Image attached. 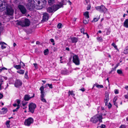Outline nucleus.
I'll return each mask as SVG.
<instances>
[{
    "instance_id": "obj_1",
    "label": "nucleus",
    "mask_w": 128,
    "mask_h": 128,
    "mask_svg": "<svg viewBox=\"0 0 128 128\" xmlns=\"http://www.w3.org/2000/svg\"><path fill=\"white\" fill-rule=\"evenodd\" d=\"M5 9L6 10L5 12L7 15L12 16L14 13V10L10 6L8 5L6 2L0 0V11L2 12Z\"/></svg>"
},
{
    "instance_id": "obj_2",
    "label": "nucleus",
    "mask_w": 128,
    "mask_h": 128,
    "mask_svg": "<svg viewBox=\"0 0 128 128\" xmlns=\"http://www.w3.org/2000/svg\"><path fill=\"white\" fill-rule=\"evenodd\" d=\"M16 24L20 25L22 27L28 26L30 24V22L27 18L25 19L24 20H16Z\"/></svg>"
},
{
    "instance_id": "obj_3",
    "label": "nucleus",
    "mask_w": 128,
    "mask_h": 128,
    "mask_svg": "<svg viewBox=\"0 0 128 128\" xmlns=\"http://www.w3.org/2000/svg\"><path fill=\"white\" fill-rule=\"evenodd\" d=\"M102 115H96L91 118L90 121L93 123H96L99 120L101 122H102Z\"/></svg>"
},
{
    "instance_id": "obj_4",
    "label": "nucleus",
    "mask_w": 128,
    "mask_h": 128,
    "mask_svg": "<svg viewBox=\"0 0 128 128\" xmlns=\"http://www.w3.org/2000/svg\"><path fill=\"white\" fill-rule=\"evenodd\" d=\"M60 8L58 5H54L47 9V12L49 13H53Z\"/></svg>"
},
{
    "instance_id": "obj_5",
    "label": "nucleus",
    "mask_w": 128,
    "mask_h": 128,
    "mask_svg": "<svg viewBox=\"0 0 128 128\" xmlns=\"http://www.w3.org/2000/svg\"><path fill=\"white\" fill-rule=\"evenodd\" d=\"M36 104L32 102L30 103L28 105L29 110V111L32 113L34 112V110L36 108Z\"/></svg>"
},
{
    "instance_id": "obj_6",
    "label": "nucleus",
    "mask_w": 128,
    "mask_h": 128,
    "mask_svg": "<svg viewBox=\"0 0 128 128\" xmlns=\"http://www.w3.org/2000/svg\"><path fill=\"white\" fill-rule=\"evenodd\" d=\"M95 9L101 12H106L107 9L104 5H101L100 6H96Z\"/></svg>"
},
{
    "instance_id": "obj_7",
    "label": "nucleus",
    "mask_w": 128,
    "mask_h": 128,
    "mask_svg": "<svg viewBox=\"0 0 128 128\" xmlns=\"http://www.w3.org/2000/svg\"><path fill=\"white\" fill-rule=\"evenodd\" d=\"M46 1L45 0L43 1L40 4V2L39 4L36 6V8L37 10H40L44 6H45V4H46Z\"/></svg>"
},
{
    "instance_id": "obj_8",
    "label": "nucleus",
    "mask_w": 128,
    "mask_h": 128,
    "mask_svg": "<svg viewBox=\"0 0 128 128\" xmlns=\"http://www.w3.org/2000/svg\"><path fill=\"white\" fill-rule=\"evenodd\" d=\"M33 122V119L32 118L30 117L25 120L24 124L25 125L29 126Z\"/></svg>"
},
{
    "instance_id": "obj_9",
    "label": "nucleus",
    "mask_w": 128,
    "mask_h": 128,
    "mask_svg": "<svg viewBox=\"0 0 128 128\" xmlns=\"http://www.w3.org/2000/svg\"><path fill=\"white\" fill-rule=\"evenodd\" d=\"M18 7L20 12L22 14H25L26 13L27 10L24 6L20 5L18 6Z\"/></svg>"
},
{
    "instance_id": "obj_10",
    "label": "nucleus",
    "mask_w": 128,
    "mask_h": 128,
    "mask_svg": "<svg viewBox=\"0 0 128 128\" xmlns=\"http://www.w3.org/2000/svg\"><path fill=\"white\" fill-rule=\"evenodd\" d=\"M36 6L32 2H28L26 5L28 9L30 10H32L34 8H36Z\"/></svg>"
},
{
    "instance_id": "obj_11",
    "label": "nucleus",
    "mask_w": 128,
    "mask_h": 128,
    "mask_svg": "<svg viewBox=\"0 0 128 128\" xmlns=\"http://www.w3.org/2000/svg\"><path fill=\"white\" fill-rule=\"evenodd\" d=\"M72 61L76 65L80 64V60L78 56L77 55L74 56L72 58Z\"/></svg>"
},
{
    "instance_id": "obj_12",
    "label": "nucleus",
    "mask_w": 128,
    "mask_h": 128,
    "mask_svg": "<svg viewBox=\"0 0 128 128\" xmlns=\"http://www.w3.org/2000/svg\"><path fill=\"white\" fill-rule=\"evenodd\" d=\"M109 99V94L106 92L105 93V98L104 101V102L105 103V106H107L108 102V101Z\"/></svg>"
},
{
    "instance_id": "obj_13",
    "label": "nucleus",
    "mask_w": 128,
    "mask_h": 128,
    "mask_svg": "<svg viewBox=\"0 0 128 128\" xmlns=\"http://www.w3.org/2000/svg\"><path fill=\"white\" fill-rule=\"evenodd\" d=\"M43 18L42 20L45 21H47L49 18V15L47 13H44L43 14Z\"/></svg>"
},
{
    "instance_id": "obj_14",
    "label": "nucleus",
    "mask_w": 128,
    "mask_h": 128,
    "mask_svg": "<svg viewBox=\"0 0 128 128\" xmlns=\"http://www.w3.org/2000/svg\"><path fill=\"white\" fill-rule=\"evenodd\" d=\"M67 2V0H62V1L59 3V4L56 5L59 6L60 8L62 7L63 5H66Z\"/></svg>"
},
{
    "instance_id": "obj_15",
    "label": "nucleus",
    "mask_w": 128,
    "mask_h": 128,
    "mask_svg": "<svg viewBox=\"0 0 128 128\" xmlns=\"http://www.w3.org/2000/svg\"><path fill=\"white\" fill-rule=\"evenodd\" d=\"M34 94L33 96L32 97H30V96L28 95H25L24 97V100L25 101H28L31 98L34 97Z\"/></svg>"
},
{
    "instance_id": "obj_16",
    "label": "nucleus",
    "mask_w": 128,
    "mask_h": 128,
    "mask_svg": "<svg viewBox=\"0 0 128 128\" xmlns=\"http://www.w3.org/2000/svg\"><path fill=\"white\" fill-rule=\"evenodd\" d=\"M70 39L72 43H76L78 40V38L75 37L71 38Z\"/></svg>"
},
{
    "instance_id": "obj_17",
    "label": "nucleus",
    "mask_w": 128,
    "mask_h": 128,
    "mask_svg": "<svg viewBox=\"0 0 128 128\" xmlns=\"http://www.w3.org/2000/svg\"><path fill=\"white\" fill-rule=\"evenodd\" d=\"M22 84V82L21 80H16V88H18L21 86Z\"/></svg>"
},
{
    "instance_id": "obj_18",
    "label": "nucleus",
    "mask_w": 128,
    "mask_h": 128,
    "mask_svg": "<svg viewBox=\"0 0 128 128\" xmlns=\"http://www.w3.org/2000/svg\"><path fill=\"white\" fill-rule=\"evenodd\" d=\"M2 111H0V113L1 114H6L8 111V110L6 108H2Z\"/></svg>"
},
{
    "instance_id": "obj_19",
    "label": "nucleus",
    "mask_w": 128,
    "mask_h": 128,
    "mask_svg": "<svg viewBox=\"0 0 128 128\" xmlns=\"http://www.w3.org/2000/svg\"><path fill=\"white\" fill-rule=\"evenodd\" d=\"M123 26L126 28H128V19L126 20L124 22Z\"/></svg>"
},
{
    "instance_id": "obj_20",
    "label": "nucleus",
    "mask_w": 128,
    "mask_h": 128,
    "mask_svg": "<svg viewBox=\"0 0 128 128\" xmlns=\"http://www.w3.org/2000/svg\"><path fill=\"white\" fill-rule=\"evenodd\" d=\"M34 4L35 6H37V5L39 4L40 2L42 1L41 0H33Z\"/></svg>"
},
{
    "instance_id": "obj_21",
    "label": "nucleus",
    "mask_w": 128,
    "mask_h": 128,
    "mask_svg": "<svg viewBox=\"0 0 128 128\" xmlns=\"http://www.w3.org/2000/svg\"><path fill=\"white\" fill-rule=\"evenodd\" d=\"M84 15L85 16V17L86 18H89V12H88L86 11L84 13Z\"/></svg>"
},
{
    "instance_id": "obj_22",
    "label": "nucleus",
    "mask_w": 128,
    "mask_h": 128,
    "mask_svg": "<svg viewBox=\"0 0 128 128\" xmlns=\"http://www.w3.org/2000/svg\"><path fill=\"white\" fill-rule=\"evenodd\" d=\"M17 72L20 74H23L24 73V70H18L17 71Z\"/></svg>"
},
{
    "instance_id": "obj_23",
    "label": "nucleus",
    "mask_w": 128,
    "mask_h": 128,
    "mask_svg": "<svg viewBox=\"0 0 128 128\" xmlns=\"http://www.w3.org/2000/svg\"><path fill=\"white\" fill-rule=\"evenodd\" d=\"M4 44H6V43L4 42H0V44L1 45V48L3 49L6 48V47L4 46Z\"/></svg>"
},
{
    "instance_id": "obj_24",
    "label": "nucleus",
    "mask_w": 128,
    "mask_h": 128,
    "mask_svg": "<svg viewBox=\"0 0 128 128\" xmlns=\"http://www.w3.org/2000/svg\"><path fill=\"white\" fill-rule=\"evenodd\" d=\"M123 53L125 54H128V49L126 47L124 50Z\"/></svg>"
},
{
    "instance_id": "obj_25",
    "label": "nucleus",
    "mask_w": 128,
    "mask_h": 128,
    "mask_svg": "<svg viewBox=\"0 0 128 128\" xmlns=\"http://www.w3.org/2000/svg\"><path fill=\"white\" fill-rule=\"evenodd\" d=\"M54 0H48V3L49 5L51 6L52 4L54 2Z\"/></svg>"
},
{
    "instance_id": "obj_26",
    "label": "nucleus",
    "mask_w": 128,
    "mask_h": 128,
    "mask_svg": "<svg viewBox=\"0 0 128 128\" xmlns=\"http://www.w3.org/2000/svg\"><path fill=\"white\" fill-rule=\"evenodd\" d=\"M44 53L45 55H47L48 53V50L46 49L44 50Z\"/></svg>"
},
{
    "instance_id": "obj_27",
    "label": "nucleus",
    "mask_w": 128,
    "mask_h": 128,
    "mask_svg": "<svg viewBox=\"0 0 128 128\" xmlns=\"http://www.w3.org/2000/svg\"><path fill=\"white\" fill-rule=\"evenodd\" d=\"M10 120H8L6 122V124L7 127L8 128L10 127Z\"/></svg>"
},
{
    "instance_id": "obj_28",
    "label": "nucleus",
    "mask_w": 128,
    "mask_h": 128,
    "mask_svg": "<svg viewBox=\"0 0 128 128\" xmlns=\"http://www.w3.org/2000/svg\"><path fill=\"white\" fill-rule=\"evenodd\" d=\"M112 45L113 46L116 50H118V49L117 48V46H116V44L114 43H112Z\"/></svg>"
},
{
    "instance_id": "obj_29",
    "label": "nucleus",
    "mask_w": 128,
    "mask_h": 128,
    "mask_svg": "<svg viewBox=\"0 0 128 128\" xmlns=\"http://www.w3.org/2000/svg\"><path fill=\"white\" fill-rule=\"evenodd\" d=\"M96 86L98 88H102L104 87L103 85L98 84H96Z\"/></svg>"
},
{
    "instance_id": "obj_30",
    "label": "nucleus",
    "mask_w": 128,
    "mask_h": 128,
    "mask_svg": "<svg viewBox=\"0 0 128 128\" xmlns=\"http://www.w3.org/2000/svg\"><path fill=\"white\" fill-rule=\"evenodd\" d=\"M98 20L99 18H94L93 20L92 21V22H96Z\"/></svg>"
},
{
    "instance_id": "obj_31",
    "label": "nucleus",
    "mask_w": 128,
    "mask_h": 128,
    "mask_svg": "<svg viewBox=\"0 0 128 128\" xmlns=\"http://www.w3.org/2000/svg\"><path fill=\"white\" fill-rule=\"evenodd\" d=\"M117 73L119 74H122V71L120 70H117Z\"/></svg>"
},
{
    "instance_id": "obj_32",
    "label": "nucleus",
    "mask_w": 128,
    "mask_h": 128,
    "mask_svg": "<svg viewBox=\"0 0 128 128\" xmlns=\"http://www.w3.org/2000/svg\"><path fill=\"white\" fill-rule=\"evenodd\" d=\"M62 24L61 23H59L57 25V28L59 29L61 28H62Z\"/></svg>"
},
{
    "instance_id": "obj_33",
    "label": "nucleus",
    "mask_w": 128,
    "mask_h": 128,
    "mask_svg": "<svg viewBox=\"0 0 128 128\" xmlns=\"http://www.w3.org/2000/svg\"><path fill=\"white\" fill-rule=\"evenodd\" d=\"M97 39L98 41H102V38L101 37H98L97 38Z\"/></svg>"
},
{
    "instance_id": "obj_34",
    "label": "nucleus",
    "mask_w": 128,
    "mask_h": 128,
    "mask_svg": "<svg viewBox=\"0 0 128 128\" xmlns=\"http://www.w3.org/2000/svg\"><path fill=\"white\" fill-rule=\"evenodd\" d=\"M41 101L43 102L46 103V100L44 99V98H41Z\"/></svg>"
},
{
    "instance_id": "obj_35",
    "label": "nucleus",
    "mask_w": 128,
    "mask_h": 128,
    "mask_svg": "<svg viewBox=\"0 0 128 128\" xmlns=\"http://www.w3.org/2000/svg\"><path fill=\"white\" fill-rule=\"evenodd\" d=\"M28 73V72L27 71H26V72L25 74V77L26 79H27L28 78V77L27 75Z\"/></svg>"
},
{
    "instance_id": "obj_36",
    "label": "nucleus",
    "mask_w": 128,
    "mask_h": 128,
    "mask_svg": "<svg viewBox=\"0 0 128 128\" xmlns=\"http://www.w3.org/2000/svg\"><path fill=\"white\" fill-rule=\"evenodd\" d=\"M73 91H69L68 92V94L69 95H73V96H74V94L73 93Z\"/></svg>"
},
{
    "instance_id": "obj_37",
    "label": "nucleus",
    "mask_w": 128,
    "mask_h": 128,
    "mask_svg": "<svg viewBox=\"0 0 128 128\" xmlns=\"http://www.w3.org/2000/svg\"><path fill=\"white\" fill-rule=\"evenodd\" d=\"M46 85H48V86H49V88H52V84H46Z\"/></svg>"
},
{
    "instance_id": "obj_38",
    "label": "nucleus",
    "mask_w": 128,
    "mask_h": 128,
    "mask_svg": "<svg viewBox=\"0 0 128 128\" xmlns=\"http://www.w3.org/2000/svg\"><path fill=\"white\" fill-rule=\"evenodd\" d=\"M21 105V104H16V106H17V107L16 108V110L20 108Z\"/></svg>"
},
{
    "instance_id": "obj_39",
    "label": "nucleus",
    "mask_w": 128,
    "mask_h": 128,
    "mask_svg": "<svg viewBox=\"0 0 128 128\" xmlns=\"http://www.w3.org/2000/svg\"><path fill=\"white\" fill-rule=\"evenodd\" d=\"M84 28H82L80 30V31L81 33H83L84 34H85L84 33Z\"/></svg>"
},
{
    "instance_id": "obj_40",
    "label": "nucleus",
    "mask_w": 128,
    "mask_h": 128,
    "mask_svg": "<svg viewBox=\"0 0 128 128\" xmlns=\"http://www.w3.org/2000/svg\"><path fill=\"white\" fill-rule=\"evenodd\" d=\"M108 108H110L112 106V105L110 103H109V104L108 105Z\"/></svg>"
},
{
    "instance_id": "obj_41",
    "label": "nucleus",
    "mask_w": 128,
    "mask_h": 128,
    "mask_svg": "<svg viewBox=\"0 0 128 128\" xmlns=\"http://www.w3.org/2000/svg\"><path fill=\"white\" fill-rule=\"evenodd\" d=\"M126 89L128 90V95H124V97L128 99V88H127Z\"/></svg>"
},
{
    "instance_id": "obj_42",
    "label": "nucleus",
    "mask_w": 128,
    "mask_h": 128,
    "mask_svg": "<svg viewBox=\"0 0 128 128\" xmlns=\"http://www.w3.org/2000/svg\"><path fill=\"white\" fill-rule=\"evenodd\" d=\"M3 81L2 80H1L0 82V90H1L2 89V86L1 85L2 84V82H3Z\"/></svg>"
},
{
    "instance_id": "obj_43",
    "label": "nucleus",
    "mask_w": 128,
    "mask_h": 128,
    "mask_svg": "<svg viewBox=\"0 0 128 128\" xmlns=\"http://www.w3.org/2000/svg\"><path fill=\"white\" fill-rule=\"evenodd\" d=\"M125 126L124 125H122L119 127V128H126Z\"/></svg>"
},
{
    "instance_id": "obj_44",
    "label": "nucleus",
    "mask_w": 128,
    "mask_h": 128,
    "mask_svg": "<svg viewBox=\"0 0 128 128\" xmlns=\"http://www.w3.org/2000/svg\"><path fill=\"white\" fill-rule=\"evenodd\" d=\"M88 21H87L86 20H83V23L85 24H86L88 23Z\"/></svg>"
},
{
    "instance_id": "obj_45",
    "label": "nucleus",
    "mask_w": 128,
    "mask_h": 128,
    "mask_svg": "<svg viewBox=\"0 0 128 128\" xmlns=\"http://www.w3.org/2000/svg\"><path fill=\"white\" fill-rule=\"evenodd\" d=\"M117 99V97L116 96H115L113 99V102H116V101Z\"/></svg>"
},
{
    "instance_id": "obj_46",
    "label": "nucleus",
    "mask_w": 128,
    "mask_h": 128,
    "mask_svg": "<svg viewBox=\"0 0 128 128\" xmlns=\"http://www.w3.org/2000/svg\"><path fill=\"white\" fill-rule=\"evenodd\" d=\"M100 127V128H105L106 127L105 125L103 124H102Z\"/></svg>"
},
{
    "instance_id": "obj_47",
    "label": "nucleus",
    "mask_w": 128,
    "mask_h": 128,
    "mask_svg": "<svg viewBox=\"0 0 128 128\" xmlns=\"http://www.w3.org/2000/svg\"><path fill=\"white\" fill-rule=\"evenodd\" d=\"M28 102H22V105L23 106H24L26 105L28 103Z\"/></svg>"
},
{
    "instance_id": "obj_48",
    "label": "nucleus",
    "mask_w": 128,
    "mask_h": 128,
    "mask_svg": "<svg viewBox=\"0 0 128 128\" xmlns=\"http://www.w3.org/2000/svg\"><path fill=\"white\" fill-rule=\"evenodd\" d=\"M21 68V66L20 65H16V69H20Z\"/></svg>"
},
{
    "instance_id": "obj_49",
    "label": "nucleus",
    "mask_w": 128,
    "mask_h": 128,
    "mask_svg": "<svg viewBox=\"0 0 128 128\" xmlns=\"http://www.w3.org/2000/svg\"><path fill=\"white\" fill-rule=\"evenodd\" d=\"M33 64L34 65V66L35 68L36 69H37L38 68V67L37 66V64L36 63L35 64L34 63Z\"/></svg>"
},
{
    "instance_id": "obj_50",
    "label": "nucleus",
    "mask_w": 128,
    "mask_h": 128,
    "mask_svg": "<svg viewBox=\"0 0 128 128\" xmlns=\"http://www.w3.org/2000/svg\"><path fill=\"white\" fill-rule=\"evenodd\" d=\"M90 5L88 4V6L87 8V10H88L90 9Z\"/></svg>"
},
{
    "instance_id": "obj_51",
    "label": "nucleus",
    "mask_w": 128,
    "mask_h": 128,
    "mask_svg": "<svg viewBox=\"0 0 128 128\" xmlns=\"http://www.w3.org/2000/svg\"><path fill=\"white\" fill-rule=\"evenodd\" d=\"M41 94L40 96V98H44L45 95H44V94Z\"/></svg>"
},
{
    "instance_id": "obj_52",
    "label": "nucleus",
    "mask_w": 128,
    "mask_h": 128,
    "mask_svg": "<svg viewBox=\"0 0 128 128\" xmlns=\"http://www.w3.org/2000/svg\"><path fill=\"white\" fill-rule=\"evenodd\" d=\"M115 106H116L117 108L118 107L117 103L116 102H113Z\"/></svg>"
},
{
    "instance_id": "obj_53",
    "label": "nucleus",
    "mask_w": 128,
    "mask_h": 128,
    "mask_svg": "<svg viewBox=\"0 0 128 128\" xmlns=\"http://www.w3.org/2000/svg\"><path fill=\"white\" fill-rule=\"evenodd\" d=\"M40 91L44 90V87L43 86H42L40 87Z\"/></svg>"
},
{
    "instance_id": "obj_54",
    "label": "nucleus",
    "mask_w": 128,
    "mask_h": 128,
    "mask_svg": "<svg viewBox=\"0 0 128 128\" xmlns=\"http://www.w3.org/2000/svg\"><path fill=\"white\" fill-rule=\"evenodd\" d=\"M53 50L54 52L56 51L57 50L58 48L56 47H54Z\"/></svg>"
},
{
    "instance_id": "obj_55",
    "label": "nucleus",
    "mask_w": 128,
    "mask_h": 128,
    "mask_svg": "<svg viewBox=\"0 0 128 128\" xmlns=\"http://www.w3.org/2000/svg\"><path fill=\"white\" fill-rule=\"evenodd\" d=\"M116 67H114V68H112V70L110 72V73L111 72H112L114 70H116Z\"/></svg>"
},
{
    "instance_id": "obj_56",
    "label": "nucleus",
    "mask_w": 128,
    "mask_h": 128,
    "mask_svg": "<svg viewBox=\"0 0 128 128\" xmlns=\"http://www.w3.org/2000/svg\"><path fill=\"white\" fill-rule=\"evenodd\" d=\"M114 93L116 94H118V90H114Z\"/></svg>"
},
{
    "instance_id": "obj_57",
    "label": "nucleus",
    "mask_w": 128,
    "mask_h": 128,
    "mask_svg": "<svg viewBox=\"0 0 128 128\" xmlns=\"http://www.w3.org/2000/svg\"><path fill=\"white\" fill-rule=\"evenodd\" d=\"M17 100L16 102H17V103L18 104H20V100Z\"/></svg>"
},
{
    "instance_id": "obj_58",
    "label": "nucleus",
    "mask_w": 128,
    "mask_h": 128,
    "mask_svg": "<svg viewBox=\"0 0 128 128\" xmlns=\"http://www.w3.org/2000/svg\"><path fill=\"white\" fill-rule=\"evenodd\" d=\"M50 41L52 42H54V40L52 38H51L50 39Z\"/></svg>"
},
{
    "instance_id": "obj_59",
    "label": "nucleus",
    "mask_w": 128,
    "mask_h": 128,
    "mask_svg": "<svg viewBox=\"0 0 128 128\" xmlns=\"http://www.w3.org/2000/svg\"><path fill=\"white\" fill-rule=\"evenodd\" d=\"M80 90H82V92H84L85 91V89L83 88H82L81 89H80Z\"/></svg>"
},
{
    "instance_id": "obj_60",
    "label": "nucleus",
    "mask_w": 128,
    "mask_h": 128,
    "mask_svg": "<svg viewBox=\"0 0 128 128\" xmlns=\"http://www.w3.org/2000/svg\"><path fill=\"white\" fill-rule=\"evenodd\" d=\"M3 97V95L1 93H0V99L2 98Z\"/></svg>"
},
{
    "instance_id": "obj_61",
    "label": "nucleus",
    "mask_w": 128,
    "mask_h": 128,
    "mask_svg": "<svg viewBox=\"0 0 128 128\" xmlns=\"http://www.w3.org/2000/svg\"><path fill=\"white\" fill-rule=\"evenodd\" d=\"M22 64L23 65V66H25V64H24V63H23V62H22L21 61H20V65H21Z\"/></svg>"
},
{
    "instance_id": "obj_62",
    "label": "nucleus",
    "mask_w": 128,
    "mask_h": 128,
    "mask_svg": "<svg viewBox=\"0 0 128 128\" xmlns=\"http://www.w3.org/2000/svg\"><path fill=\"white\" fill-rule=\"evenodd\" d=\"M84 34H86V36H87L88 38H89V36L88 35V33L87 32H86Z\"/></svg>"
},
{
    "instance_id": "obj_63",
    "label": "nucleus",
    "mask_w": 128,
    "mask_h": 128,
    "mask_svg": "<svg viewBox=\"0 0 128 128\" xmlns=\"http://www.w3.org/2000/svg\"><path fill=\"white\" fill-rule=\"evenodd\" d=\"M67 2H69V4L71 5V4H72V3L69 0H68V1H67Z\"/></svg>"
},
{
    "instance_id": "obj_64",
    "label": "nucleus",
    "mask_w": 128,
    "mask_h": 128,
    "mask_svg": "<svg viewBox=\"0 0 128 128\" xmlns=\"http://www.w3.org/2000/svg\"><path fill=\"white\" fill-rule=\"evenodd\" d=\"M85 1H86V4H87L88 3V2H89V0H85Z\"/></svg>"
}]
</instances>
